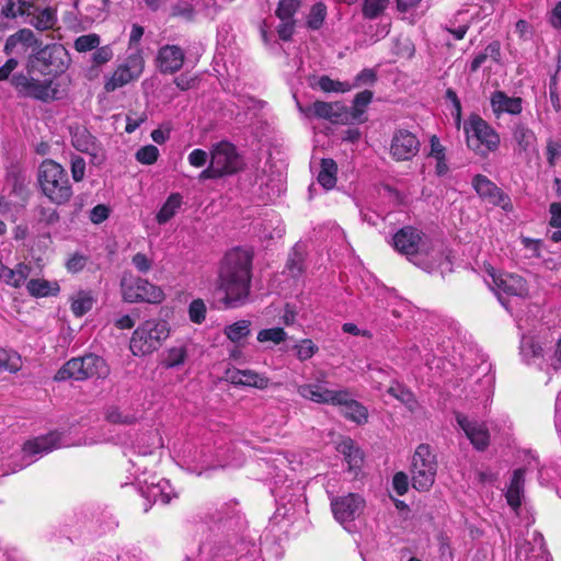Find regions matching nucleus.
<instances>
[{
  "label": "nucleus",
  "instance_id": "obj_5",
  "mask_svg": "<svg viewBox=\"0 0 561 561\" xmlns=\"http://www.w3.org/2000/svg\"><path fill=\"white\" fill-rule=\"evenodd\" d=\"M169 334L170 328L167 321L146 320L133 332L129 348L135 356L151 354L161 346Z\"/></svg>",
  "mask_w": 561,
  "mask_h": 561
},
{
  "label": "nucleus",
  "instance_id": "obj_25",
  "mask_svg": "<svg viewBox=\"0 0 561 561\" xmlns=\"http://www.w3.org/2000/svg\"><path fill=\"white\" fill-rule=\"evenodd\" d=\"M42 43L35 37L30 28H22L10 35L4 44V53L7 55H23L28 48L37 49Z\"/></svg>",
  "mask_w": 561,
  "mask_h": 561
},
{
  "label": "nucleus",
  "instance_id": "obj_40",
  "mask_svg": "<svg viewBox=\"0 0 561 561\" xmlns=\"http://www.w3.org/2000/svg\"><path fill=\"white\" fill-rule=\"evenodd\" d=\"M94 140L95 138L85 128H77L72 133L71 142L78 151L90 153L94 149Z\"/></svg>",
  "mask_w": 561,
  "mask_h": 561
},
{
  "label": "nucleus",
  "instance_id": "obj_39",
  "mask_svg": "<svg viewBox=\"0 0 561 561\" xmlns=\"http://www.w3.org/2000/svg\"><path fill=\"white\" fill-rule=\"evenodd\" d=\"M27 291L34 297L56 296L59 291L57 283H50L46 279H31L26 284Z\"/></svg>",
  "mask_w": 561,
  "mask_h": 561
},
{
  "label": "nucleus",
  "instance_id": "obj_57",
  "mask_svg": "<svg viewBox=\"0 0 561 561\" xmlns=\"http://www.w3.org/2000/svg\"><path fill=\"white\" fill-rule=\"evenodd\" d=\"M190 319L194 323H202L206 317V306L202 299H194L188 307Z\"/></svg>",
  "mask_w": 561,
  "mask_h": 561
},
{
  "label": "nucleus",
  "instance_id": "obj_3",
  "mask_svg": "<svg viewBox=\"0 0 561 561\" xmlns=\"http://www.w3.org/2000/svg\"><path fill=\"white\" fill-rule=\"evenodd\" d=\"M43 194L54 204L68 203L73 194L67 171L54 160H44L38 168Z\"/></svg>",
  "mask_w": 561,
  "mask_h": 561
},
{
  "label": "nucleus",
  "instance_id": "obj_45",
  "mask_svg": "<svg viewBox=\"0 0 561 561\" xmlns=\"http://www.w3.org/2000/svg\"><path fill=\"white\" fill-rule=\"evenodd\" d=\"M293 348L296 352V357L300 362H306V360L310 359L319 351V347L310 339H302V340L298 341L293 346Z\"/></svg>",
  "mask_w": 561,
  "mask_h": 561
},
{
  "label": "nucleus",
  "instance_id": "obj_38",
  "mask_svg": "<svg viewBox=\"0 0 561 561\" xmlns=\"http://www.w3.org/2000/svg\"><path fill=\"white\" fill-rule=\"evenodd\" d=\"M137 78L138 77L134 76L126 67L119 65L112 73V76L106 79L104 89L106 92H113Z\"/></svg>",
  "mask_w": 561,
  "mask_h": 561
},
{
  "label": "nucleus",
  "instance_id": "obj_54",
  "mask_svg": "<svg viewBox=\"0 0 561 561\" xmlns=\"http://www.w3.org/2000/svg\"><path fill=\"white\" fill-rule=\"evenodd\" d=\"M304 255L294 249L286 263V271L291 277H298L304 273Z\"/></svg>",
  "mask_w": 561,
  "mask_h": 561
},
{
  "label": "nucleus",
  "instance_id": "obj_44",
  "mask_svg": "<svg viewBox=\"0 0 561 561\" xmlns=\"http://www.w3.org/2000/svg\"><path fill=\"white\" fill-rule=\"evenodd\" d=\"M327 16V7L322 2H317L310 9V12L307 16V26L310 30L317 31L319 30L325 20Z\"/></svg>",
  "mask_w": 561,
  "mask_h": 561
},
{
  "label": "nucleus",
  "instance_id": "obj_6",
  "mask_svg": "<svg viewBox=\"0 0 561 561\" xmlns=\"http://www.w3.org/2000/svg\"><path fill=\"white\" fill-rule=\"evenodd\" d=\"M108 373L104 359L94 354H88L82 357H73L66 362L56 373V381H66L75 379L82 381L93 377H105Z\"/></svg>",
  "mask_w": 561,
  "mask_h": 561
},
{
  "label": "nucleus",
  "instance_id": "obj_53",
  "mask_svg": "<svg viewBox=\"0 0 561 561\" xmlns=\"http://www.w3.org/2000/svg\"><path fill=\"white\" fill-rule=\"evenodd\" d=\"M160 156L159 149L153 145H147L144 147H140L136 153L135 159L145 165H151L153 164Z\"/></svg>",
  "mask_w": 561,
  "mask_h": 561
},
{
  "label": "nucleus",
  "instance_id": "obj_9",
  "mask_svg": "<svg viewBox=\"0 0 561 561\" xmlns=\"http://www.w3.org/2000/svg\"><path fill=\"white\" fill-rule=\"evenodd\" d=\"M436 471V457L431 447L426 444L419 445L412 457V486L419 492L428 491L435 482Z\"/></svg>",
  "mask_w": 561,
  "mask_h": 561
},
{
  "label": "nucleus",
  "instance_id": "obj_63",
  "mask_svg": "<svg viewBox=\"0 0 561 561\" xmlns=\"http://www.w3.org/2000/svg\"><path fill=\"white\" fill-rule=\"evenodd\" d=\"M392 488L398 495H404L409 490L408 474L402 471L397 472L392 478Z\"/></svg>",
  "mask_w": 561,
  "mask_h": 561
},
{
  "label": "nucleus",
  "instance_id": "obj_1",
  "mask_svg": "<svg viewBox=\"0 0 561 561\" xmlns=\"http://www.w3.org/2000/svg\"><path fill=\"white\" fill-rule=\"evenodd\" d=\"M251 266L252 255L248 250L236 248L226 253L215 289L225 308H239L249 300Z\"/></svg>",
  "mask_w": 561,
  "mask_h": 561
},
{
  "label": "nucleus",
  "instance_id": "obj_48",
  "mask_svg": "<svg viewBox=\"0 0 561 561\" xmlns=\"http://www.w3.org/2000/svg\"><path fill=\"white\" fill-rule=\"evenodd\" d=\"M388 393L401 401L408 407L410 411H413L416 407V400L414 394L401 385L392 386L388 389Z\"/></svg>",
  "mask_w": 561,
  "mask_h": 561
},
{
  "label": "nucleus",
  "instance_id": "obj_17",
  "mask_svg": "<svg viewBox=\"0 0 561 561\" xmlns=\"http://www.w3.org/2000/svg\"><path fill=\"white\" fill-rule=\"evenodd\" d=\"M420 149V141L414 134L407 129H400L394 133L390 153L397 161H405L412 159Z\"/></svg>",
  "mask_w": 561,
  "mask_h": 561
},
{
  "label": "nucleus",
  "instance_id": "obj_29",
  "mask_svg": "<svg viewBox=\"0 0 561 561\" xmlns=\"http://www.w3.org/2000/svg\"><path fill=\"white\" fill-rule=\"evenodd\" d=\"M490 103L492 111L496 117L502 114L517 115L523 110V100L518 96H508L503 91H494L491 94Z\"/></svg>",
  "mask_w": 561,
  "mask_h": 561
},
{
  "label": "nucleus",
  "instance_id": "obj_14",
  "mask_svg": "<svg viewBox=\"0 0 561 561\" xmlns=\"http://www.w3.org/2000/svg\"><path fill=\"white\" fill-rule=\"evenodd\" d=\"M210 162L222 176L238 172L243 164L236 147L229 141H220L213 147Z\"/></svg>",
  "mask_w": 561,
  "mask_h": 561
},
{
  "label": "nucleus",
  "instance_id": "obj_10",
  "mask_svg": "<svg viewBox=\"0 0 561 561\" xmlns=\"http://www.w3.org/2000/svg\"><path fill=\"white\" fill-rule=\"evenodd\" d=\"M551 335V341H545L543 346L526 336L520 342V354L526 360L538 356H549L550 364L547 369L549 377L546 383L551 380V370L557 374L561 366V333L554 330Z\"/></svg>",
  "mask_w": 561,
  "mask_h": 561
},
{
  "label": "nucleus",
  "instance_id": "obj_11",
  "mask_svg": "<svg viewBox=\"0 0 561 561\" xmlns=\"http://www.w3.org/2000/svg\"><path fill=\"white\" fill-rule=\"evenodd\" d=\"M11 84L21 98H31L42 102L55 100L57 90L51 87V80H37L30 75L16 73L11 79Z\"/></svg>",
  "mask_w": 561,
  "mask_h": 561
},
{
  "label": "nucleus",
  "instance_id": "obj_56",
  "mask_svg": "<svg viewBox=\"0 0 561 561\" xmlns=\"http://www.w3.org/2000/svg\"><path fill=\"white\" fill-rule=\"evenodd\" d=\"M35 214L37 221L46 226H53L59 220V214L51 207L37 206Z\"/></svg>",
  "mask_w": 561,
  "mask_h": 561
},
{
  "label": "nucleus",
  "instance_id": "obj_50",
  "mask_svg": "<svg viewBox=\"0 0 561 561\" xmlns=\"http://www.w3.org/2000/svg\"><path fill=\"white\" fill-rule=\"evenodd\" d=\"M388 4L389 0H364L363 15L366 19L374 20L387 9Z\"/></svg>",
  "mask_w": 561,
  "mask_h": 561
},
{
  "label": "nucleus",
  "instance_id": "obj_21",
  "mask_svg": "<svg viewBox=\"0 0 561 561\" xmlns=\"http://www.w3.org/2000/svg\"><path fill=\"white\" fill-rule=\"evenodd\" d=\"M456 422L476 449L484 450L489 446L490 434L484 423L469 420L462 413L456 414Z\"/></svg>",
  "mask_w": 561,
  "mask_h": 561
},
{
  "label": "nucleus",
  "instance_id": "obj_52",
  "mask_svg": "<svg viewBox=\"0 0 561 561\" xmlns=\"http://www.w3.org/2000/svg\"><path fill=\"white\" fill-rule=\"evenodd\" d=\"M299 7V0H280L275 12L276 16L280 21L294 20L293 18L298 11Z\"/></svg>",
  "mask_w": 561,
  "mask_h": 561
},
{
  "label": "nucleus",
  "instance_id": "obj_12",
  "mask_svg": "<svg viewBox=\"0 0 561 561\" xmlns=\"http://www.w3.org/2000/svg\"><path fill=\"white\" fill-rule=\"evenodd\" d=\"M365 504L364 497L357 493L331 497L334 518L348 531H351L352 523L362 515Z\"/></svg>",
  "mask_w": 561,
  "mask_h": 561
},
{
  "label": "nucleus",
  "instance_id": "obj_27",
  "mask_svg": "<svg viewBox=\"0 0 561 561\" xmlns=\"http://www.w3.org/2000/svg\"><path fill=\"white\" fill-rule=\"evenodd\" d=\"M339 393H341V402H334L333 405L341 407V411L346 419L357 424H365L368 421L367 409L360 402L352 399L347 389L341 388Z\"/></svg>",
  "mask_w": 561,
  "mask_h": 561
},
{
  "label": "nucleus",
  "instance_id": "obj_19",
  "mask_svg": "<svg viewBox=\"0 0 561 561\" xmlns=\"http://www.w3.org/2000/svg\"><path fill=\"white\" fill-rule=\"evenodd\" d=\"M151 479V482H148L147 479L144 481L139 479V483H145V486H140V493L149 503V505H145V512L149 510L151 502L160 501L162 504H169L173 497H176V493L168 480L158 479L156 482L154 477Z\"/></svg>",
  "mask_w": 561,
  "mask_h": 561
},
{
  "label": "nucleus",
  "instance_id": "obj_61",
  "mask_svg": "<svg viewBox=\"0 0 561 561\" xmlns=\"http://www.w3.org/2000/svg\"><path fill=\"white\" fill-rule=\"evenodd\" d=\"M95 49L92 55V62L95 66L104 65L113 58V49L110 45L101 46Z\"/></svg>",
  "mask_w": 561,
  "mask_h": 561
},
{
  "label": "nucleus",
  "instance_id": "obj_49",
  "mask_svg": "<svg viewBox=\"0 0 561 561\" xmlns=\"http://www.w3.org/2000/svg\"><path fill=\"white\" fill-rule=\"evenodd\" d=\"M21 367V357L14 352L0 348V371H18Z\"/></svg>",
  "mask_w": 561,
  "mask_h": 561
},
{
  "label": "nucleus",
  "instance_id": "obj_13",
  "mask_svg": "<svg viewBox=\"0 0 561 561\" xmlns=\"http://www.w3.org/2000/svg\"><path fill=\"white\" fill-rule=\"evenodd\" d=\"M516 558L518 561H549L542 535L527 530L516 542Z\"/></svg>",
  "mask_w": 561,
  "mask_h": 561
},
{
  "label": "nucleus",
  "instance_id": "obj_7",
  "mask_svg": "<svg viewBox=\"0 0 561 561\" xmlns=\"http://www.w3.org/2000/svg\"><path fill=\"white\" fill-rule=\"evenodd\" d=\"M465 133L468 147L480 156H486L499 148V134L478 115H471L465 123Z\"/></svg>",
  "mask_w": 561,
  "mask_h": 561
},
{
  "label": "nucleus",
  "instance_id": "obj_15",
  "mask_svg": "<svg viewBox=\"0 0 561 561\" xmlns=\"http://www.w3.org/2000/svg\"><path fill=\"white\" fill-rule=\"evenodd\" d=\"M298 108L307 117H316L330 121L331 123H344L348 118V112L341 102L316 101L308 107L298 103Z\"/></svg>",
  "mask_w": 561,
  "mask_h": 561
},
{
  "label": "nucleus",
  "instance_id": "obj_18",
  "mask_svg": "<svg viewBox=\"0 0 561 561\" xmlns=\"http://www.w3.org/2000/svg\"><path fill=\"white\" fill-rule=\"evenodd\" d=\"M65 49L60 45H47L44 48H38L34 56V61L42 64L41 72L45 75H57L62 72L66 65L64 56Z\"/></svg>",
  "mask_w": 561,
  "mask_h": 561
},
{
  "label": "nucleus",
  "instance_id": "obj_47",
  "mask_svg": "<svg viewBox=\"0 0 561 561\" xmlns=\"http://www.w3.org/2000/svg\"><path fill=\"white\" fill-rule=\"evenodd\" d=\"M105 417L110 423L130 425L137 421V416L133 413H127L116 407H110L106 410Z\"/></svg>",
  "mask_w": 561,
  "mask_h": 561
},
{
  "label": "nucleus",
  "instance_id": "obj_59",
  "mask_svg": "<svg viewBox=\"0 0 561 561\" xmlns=\"http://www.w3.org/2000/svg\"><path fill=\"white\" fill-rule=\"evenodd\" d=\"M373 92L369 90H364L357 93L354 98V117H357L359 114L364 112V108L371 102Z\"/></svg>",
  "mask_w": 561,
  "mask_h": 561
},
{
  "label": "nucleus",
  "instance_id": "obj_41",
  "mask_svg": "<svg viewBox=\"0 0 561 561\" xmlns=\"http://www.w3.org/2000/svg\"><path fill=\"white\" fill-rule=\"evenodd\" d=\"M93 304L92 295L81 290L72 298L71 311L76 317H82L92 309Z\"/></svg>",
  "mask_w": 561,
  "mask_h": 561
},
{
  "label": "nucleus",
  "instance_id": "obj_22",
  "mask_svg": "<svg viewBox=\"0 0 561 561\" xmlns=\"http://www.w3.org/2000/svg\"><path fill=\"white\" fill-rule=\"evenodd\" d=\"M297 392L304 399L310 400L319 404H331L341 402V393L339 389H329L323 386V380L318 379L317 382L299 385Z\"/></svg>",
  "mask_w": 561,
  "mask_h": 561
},
{
  "label": "nucleus",
  "instance_id": "obj_58",
  "mask_svg": "<svg viewBox=\"0 0 561 561\" xmlns=\"http://www.w3.org/2000/svg\"><path fill=\"white\" fill-rule=\"evenodd\" d=\"M122 66L126 67L134 76L139 77L144 70V58L139 51H136L129 55Z\"/></svg>",
  "mask_w": 561,
  "mask_h": 561
},
{
  "label": "nucleus",
  "instance_id": "obj_23",
  "mask_svg": "<svg viewBox=\"0 0 561 561\" xmlns=\"http://www.w3.org/2000/svg\"><path fill=\"white\" fill-rule=\"evenodd\" d=\"M472 186L478 195L488 203L504 209L510 205V197L485 175L477 174L472 180Z\"/></svg>",
  "mask_w": 561,
  "mask_h": 561
},
{
  "label": "nucleus",
  "instance_id": "obj_8",
  "mask_svg": "<svg viewBox=\"0 0 561 561\" xmlns=\"http://www.w3.org/2000/svg\"><path fill=\"white\" fill-rule=\"evenodd\" d=\"M121 291L125 302L161 304L164 300V293L161 287L149 280L125 273L121 279Z\"/></svg>",
  "mask_w": 561,
  "mask_h": 561
},
{
  "label": "nucleus",
  "instance_id": "obj_24",
  "mask_svg": "<svg viewBox=\"0 0 561 561\" xmlns=\"http://www.w3.org/2000/svg\"><path fill=\"white\" fill-rule=\"evenodd\" d=\"M61 446V435L57 432H53L26 442L23 445V454L25 457L30 458L28 462H33L38 456H43Z\"/></svg>",
  "mask_w": 561,
  "mask_h": 561
},
{
  "label": "nucleus",
  "instance_id": "obj_51",
  "mask_svg": "<svg viewBox=\"0 0 561 561\" xmlns=\"http://www.w3.org/2000/svg\"><path fill=\"white\" fill-rule=\"evenodd\" d=\"M256 339L261 343L272 342L279 344L287 339V333L283 328L263 329L257 333Z\"/></svg>",
  "mask_w": 561,
  "mask_h": 561
},
{
  "label": "nucleus",
  "instance_id": "obj_28",
  "mask_svg": "<svg viewBox=\"0 0 561 561\" xmlns=\"http://www.w3.org/2000/svg\"><path fill=\"white\" fill-rule=\"evenodd\" d=\"M158 67L163 73L179 71L184 62V51L176 45L162 46L157 56Z\"/></svg>",
  "mask_w": 561,
  "mask_h": 561
},
{
  "label": "nucleus",
  "instance_id": "obj_34",
  "mask_svg": "<svg viewBox=\"0 0 561 561\" xmlns=\"http://www.w3.org/2000/svg\"><path fill=\"white\" fill-rule=\"evenodd\" d=\"M183 198L180 193L170 194L156 215L157 222L159 225H164L170 221L181 208Z\"/></svg>",
  "mask_w": 561,
  "mask_h": 561
},
{
  "label": "nucleus",
  "instance_id": "obj_37",
  "mask_svg": "<svg viewBox=\"0 0 561 561\" xmlns=\"http://www.w3.org/2000/svg\"><path fill=\"white\" fill-rule=\"evenodd\" d=\"M56 22V12L51 8L38 7V11L28 19V23L39 31L53 28Z\"/></svg>",
  "mask_w": 561,
  "mask_h": 561
},
{
  "label": "nucleus",
  "instance_id": "obj_33",
  "mask_svg": "<svg viewBox=\"0 0 561 561\" xmlns=\"http://www.w3.org/2000/svg\"><path fill=\"white\" fill-rule=\"evenodd\" d=\"M28 272L30 268L25 264H18L14 268L0 264V280L18 288L26 280Z\"/></svg>",
  "mask_w": 561,
  "mask_h": 561
},
{
  "label": "nucleus",
  "instance_id": "obj_2",
  "mask_svg": "<svg viewBox=\"0 0 561 561\" xmlns=\"http://www.w3.org/2000/svg\"><path fill=\"white\" fill-rule=\"evenodd\" d=\"M394 249L413 264L432 272L437 265L436 252L431 240L419 229L407 226L392 238Z\"/></svg>",
  "mask_w": 561,
  "mask_h": 561
},
{
  "label": "nucleus",
  "instance_id": "obj_42",
  "mask_svg": "<svg viewBox=\"0 0 561 561\" xmlns=\"http://www.w3.org/2000/svg\"><path fill=\"white\" fill-rule=\"evenodd\" d=\"M317 87L327 93L330 92H340L345 93L353 89V85L348 82H342L339 80H333L329 76H321L317 81Z\"/></svg>",
  "mask_w": 561,
  "mask_h": 561
},
{
  "label": "nucleus",
  "instance_id": "obj_64",
  "mask_svg": "<svg viewBox=\"0 0 561 561\" xmlns=\"http://www.w3.org/2000/svg\"><path fill=\"white\" fill-rule=\"evenodd\" d=\"M131 264L142 274L148 273L152 267V260L145 253L138 252L131 257Z\"/></svg>",
  "mask_w": 561,
  "mask_h": 561
},
{
  "label": "nucleus",
  "instance_id": "obj_62",
  "mask_svg": "<svg viewBox=\"0 0 561 561\" xmlns=\"http://www.w3.org/2000/svg\"><path fill=\"white\" fill-rule=\"evenodd\" d=\"M561 154V144L549 139L546 148L547 161L550 167H556Z\"/></svg>",
  "mask_w": 561,
  "mask_h": 561
},
{
  "label": "nucleus",
  "instance_id": "obj_32",
  "mask_svg": "<svg viewBox=\"0 0 561 561\" xmlns=\"http://www.w3.org/2000/svg\"><path fill=\"white\" fill-rule=\"evenodd\" d=\"M477 373L481 374L482 377L478 379L481 390L476 391V393L488 402L493 396L495 385V374L492 371V365L482 363L478 366Z\"/></svg>",
  "mask_w": 561,
  "mask_h": 561
},
{
  "label": "nucleus",
  "instance_id": "obj_35",
  "mask_svg": "<svg viewBox=\"0 0 561 561\" xmlns=\"http://www.w3.org/2000/svg\"><path fill=\"white\" fill-rule=\"evenodd\" d=\"M187 358V347L179 344L165 350L162 354L161 365L167 369L183 366Z\"/></svg>",
  "mask_w": 561,
  "mask_h": 561
},
{
  "label": "nucleus",
  "instance_id": "obj_43",
  "mask_svg": "<svg viewBox=\"0 0 561 561\" xmlns=\"http://www.w3.org/2000/svg\"><path fill=\"white\" fill-rule=\"evenodd\" d=\"M250 325L251 322L249 320H239L227 325L224 332L231 342H239L241 339L247 337L250 334Z\"/></svg>",
  "mask_w": 561,
  "mask_h": 561
},
{
  "label": "nucleus",
  "instance_id": "obj_20",
  "mask_svg": "<svg viewBox=\"0 0 561 561\" xmlns=\"http://www.w3.org/2000/svg\"><path fill=\"white\" fill-rule=\"evenodd\" d=\"M493 280L499 300L505 308H507V305L503 295L515 297H526L528 295L526 280L519 275L503 274L497 277L493 276Z\"/></svg>",
  "mask_w": 561,
  "mask_h": 561
},
{
  "label": "nucleus",
  "instance_id": "obj_4",
  "mask_svg": "<svg viewBox=\"0 0 561 561\" xmlns=\"http://www.w3.org/2000/svg\"><path fill=\"white\" fill-rule=\"evenodd\" d=\"M238 520L234 518H227L222 528L231 530V533L224 534L219 531L214 533L209 539L203 542L199 547L198 561H227L236 554V545L239 542L240 535Z\"/></svg>",
  "mask_w": 561,
  "mask_h": 561
},
{
  "label": "nucleus",
  "instance_id": "obj_26",
  "mask_svg": "<svg viewBox=\"0 0 561 561\" xmlns=\"http://www.w3.org/2000/svg\"><path fill=\"white\" fill-rule=\"evenodd\" d=\"M227 380L234 386L252 387L260 390L268 388L270 378L251 369H228Z\"/></svg>",
  "mask_w": 561,
  "mask_h": 561
},
{
  "label": "nucleus",
  "instance_id": "obj_46",
  "mask_svg": "<svg viewBox=\"0 0 561 561\" xmlns=\"http://www.w3.org/2000/svg\"><path fill=\"white\" fill-rule=\"evenodd\" d=\"M101 37L95 33H90L85 35H81L76 38L73 43V48L78 53H87L91 51L100 46Z\"/></svg>",
  "mask_w": 561,
  "mask_h": 561
},
{
  "label": "nucleus",
  "instance_id": "obj_31",
  "mask_svg": "<svg viewBox=\"0 0 561 561\" xmlns=\"http://www.w3.org/2000/svg\"><path fill=\"white\" fill-rule=\"evenodd\" d=\"M524 483H525V470L522 468L516 469L513 472V477H512L510 486H508L506 495H505L507 504L514 511H517L522 504Z\"/></svg>",
  "mask_w": 561,
  "mask_h": 561
},
{
  "label": "nucleus",
  "instance_id": "obj_36",
  "mask_svg": "<svg viewBox=\"0 0 561 561\" xmlns=\"http://www.w3.org/2000/svg\"><path fill=\"white\" fill-rule=\"evenodd\" d=\"M336 172L337 165L333 159H322L318 174L319 184L325 190L333 188L336 184Z\"/></svg>",
  "mask_w": 561,
  "mask_h": 561
},
{
  "label": "nucleus",
  "instance_id": "obj_16",
  "mask_svg": "<svg viewBox=\"0 0 561 561\" xmlns=\"http://www.w3.org/2000/svg\"><path fill=\"white\" fill-rule=\"evenodd\" d=\"M512 141L514 153L525 160L537 154V137L525 124L516 123L512 126Z\"/></svg>",
  "mask_w": 561,
  "mask_h": 561
},
{
  "label": "nucleus",
  "instance_id": "obj_55",
  "mask_svg": "<svg viewBox=\"0 0 561 561\" xmlns=\"http://www.w3.org/2000/svg\"><path fill=\"white\" fill-rule=\"evenodd\" d=\"M550 213H551V219H550V226L553 228H557L554 230L550 238L554 242L561 241V203H552L550 206Z\"/></svg>",
  "mask_w": 561,
  "mask_h": 561
},
{
  "label": "nucleus",
  "instance_id": "obj_30",
  "mask_svg": "<svg viewBox=\"0 0 561 561\" xmlns=\"http://www.w3.org/2000/svg\"><path fill=\"white\" fill-rule=\"evenodd\" d=\"M107 0H76L78 13L89 22L102 20L105 14Z\"/></svg>",
  "mask_w": 561,
  "mask_h": 561
},
{
  "label": "nucleus",
  "instance_id": "obj_60",
  "mask_svg": "<svg viewBox=\"0 0 561 561\" xmlns=\"http://www.w3.org/2000/svg\"><path fill=\"white\" fill-rule=\"evenodd\" d=\"M344 460L347 463L348 471L354 473V476H357L363 465V453L359 450V448L357 447L353 450V453L344 457Z\"/></svg>",
  "mask_w": 561,
  "mask_h": 561
}]
</instances>
